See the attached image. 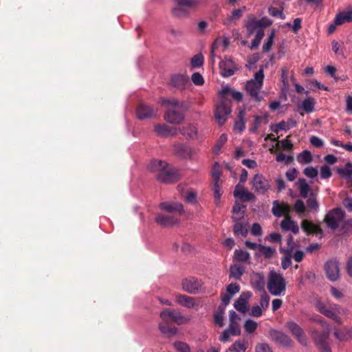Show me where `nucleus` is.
I'll use <instances>...</instances> for the list:
<instances>
[{
    "mask_svg": "<svg viewBox=\"0 0 352 352\" xmlns=\"http://www.w3.org/2000/svg\"><path fill=\"white\" fill-rule=\"evenodd\" d=\"M250 297V292H243L234 302V308L241 313H245L248 310V300Z\"/></svg>",
    "mask_w": 352,
    "mask_h": 352,
    "instance_id": "obj_21",
    "label": "nucleus"
},
{
    "mask_svg": "<svg viewBox=\"0 0 352 352\" xmlns=\"http://www.w3.org/2000/svg\"><path fill=\"white\" fill-rule=\"evenodd\" d=\"M301 227L302 230L307 234H315L320 236L323 234V231L319 225L315 224L307 219L302 220Z\"/></svg>",
    "mask_w": 352,
    "mask_h": 352,
    "instance_id": "obj_20",
    "label": "nucleus"
},
{
    "mask_svg": "<svg viewBox=\"0 0 352 352\" xmlns=\"http://www.w3.org/2000/svg\"><path fill=\"white\" fill-rule=\"evenodd\" d=\"M162 105L169 106L164 113V120L173 124H179L185 119L184 111L186 105L184 102L177 99H163Z\"/></svg>",
    "mask_w": 352,
    "mask_h": 352,
    "instance_id": "obj_3",
    "label": "nucleus"
},
{
    "mask_svg": "<svg viewBox=\"0 0 352 352\" xmlns=\"http://www.w3.org/2000/svg\"><path fill=\"white\" fill-rule=\"evenodd\" d=\"M184 199L186 202L195 204L197 203V194L194 190H190L186 193Z\"/></svg>",
    "mask_w": 352,
    "mask_h": 352,
    "instance_id": "obj_56",
    "label": "nucleus"
},
{
    "mask_svg": "<svg viewBox=\"0 0 352 352\" xmlns=\"http://www.w3.org/2000/svg\"><path fill=\"white\" fill-rule=\"evenodd\" d=\"M292 253L285 252V256L282 258L281 266L284 270L287 269L292 264Z\"/></svg>",
    "mask_w": 352,
    "mask_h": 352,
    "instance_id": "obj_58",
    "label": "nucleus"
},
{
    "mask_svg": "<svg viewBox=\"0 0 352 352\" xmlns=\"http://www.w3.org/2000/svg\"><path fill=\"white\" fill-rule=\"evenodd\" d=\"M213 192L215 203L217 206H219L223 193L221 188V182H213Z\"/></svg>",
    "mask_w": 352,
    "mask_h": 352,
    "instance_id": "obj_44",
    "label": "nucleus"
},
{
    "mask_svg": "<svg viewBox=\"0 0 352 352\" xmlns=\"http://www.w3.org/2000/svg\"><path fill=\"white\" fill-rule=\"evenodd\" d=\"M174 153L176 155L182 158H187L190 155V148L187 146L178 144L174 146Z\"/></svg>",
    "mask_w": 352,
    "mask_h": 352,
    "instance_id": "obj_31",
    "label": "nucleus"
},
{
    "mask_svg": "<svg viewBox=\"0 0 352 352\" xmlns=\"http://www.w3.org/2000/svg\"><path fill=\"white\" fill-rule=\"evenodd\" d=\"M267 288L274 296H284L286 292V281L280 273L271 270L268 274Z\"/></svg>",
    "mask_w": 352,
    "mask_h": 352,
    "instance_id": "obj_4",
    "label": "nucleus"
},
{
    "mask_svg": "<svg viewBox=\"0 0 352 352\" xmlns=\"http://www.w3.org/2000/svg\"><path fill=\"white\" fill-rule=\"evenodd\" d=\"M156 223L163 227H169L177 225L179 223V221L178 219L165 214H158L155 217Z\"/></svg>",
    "mask_w": 352,
    "mask_h": 352,
    "instance_id": "obj_23",
    "label": "nucleus"
},
{
    "mask_svg": "<svg viewBox=\"0 0 352 352\" xmlns=\"http://www.w3.org/2000/svg\"><path fill=\"white\" fill-rule=\"evenodd\" d=\"M245 206L240 204H236L232 208V219L233 221H240L244 217Z\"/></svg>",
    "mask_w": 352,
    "mask_h": 352,
    "instance_id": "obj_29",
    "label": "nucleus"
},
{
    "mask_svg": "<svg viewBox=\"0 0 352 352\" xmlns=\"http://www.w3.org/2000/svg\"><path fill=\"white\" fill-rule=\"evenodd\" d=\"M221 175V165L219 162H214L212 166V177L213 179V182H221L220 177Z\"/></svg>",
    "mask_w": 352,
    "mask_h": 352,
    "instance_id": "obj_47",
    "label": "nucleus"
},
{
    "mask_svg": "<svg viewBox=\"0 0 352 352\" xmlns=\"http://www.w3.org/2000/svg\"><path fill=\"white\" fill-rule=\"evenodd\" d=\"M251 283L254 289L261 292L265 291V276L262 273H254L252 276Z\"/></svg>",
    "mask_w": 352,
    "mask_h": 352,
    "instance_id": "obj_26",
    "label": "nucleus"
},
{
    "mask_svg": "<svg viewBox=\"0 0 352 352\" xmlns=\"http://www.w3.org/2000/svg\"><path fill=\"white\" fill-rule=\"evenodd\" d=\"M318 171L316 168L314 167H307L304 170V174L311 178L314 179L318 175Z\"/></svg>",
    "mask_w": 352,
    "mask_h": 352,
    "instance_id": "obj_62",
    "label": "nucleus"
},
{
    "mask_svg": "<svg viewBox=\"0 0 352 352\" xmlns=\"http://www.w3.org/2000/svg\"><path fill=\"white\" fill-rule=\"evenodd\" d=\"M315 104V100L313 98L309 97L305 98L301 103L300 107L307 113H311L314 111Z\"/></svg>",
    "mask_w": 352,
    "mask_h": 352,
    "instance_id": "obj_41",
    "label": "nucleus"
},
{
    "mask_svg": "<svg viewBox=\"0 0 352 352\" xmlns=\"http://www.w3.org/2000/svg\"><path fill=\"white\" fill-rule=\"evenodd\" d=\"M219 69L221 75L224 78H228L234 75L237 68L232 59L225 57L219 63Z\"/></svg>",
    "mask_w": 352,
    "mask_h": 352,
    "instance_id": "obj_12",
    "label": "nucleus"
},
{
    "mask_svg": "<svg viewBox=\"0 0 352 352\" xmlns=\"http://www.w3.org/2000/svg\"><path fill=\"white\" fill-rule=\"evenodd\" d=\"M238 119L234 122V130L242 132L245 129V111L244 109H241L239 111Z\"/></svg>",
    "mask_w": 352,
    "mask_h": 352,
    "instance_id": "obj_35",
    "label": "nucleus"
},
{
    "mask_svg": "<svg viewBox=\"0 0 352 352\" xmlns=\"http://www.w3.org/2000/svg\"><path fill=\"white\" fill-rule=\"evenodd\" d=\"M264 79V73L263 69H259L254 74V78L248 80L245 88L251 98L256 101L261 102L263 100L260 91L262 89Z\"/></svg>",
    "mask_w": 352,
    "mask_h": 352,
    "instance_id": "obj_5",
    "label": "nucleus"
},
{
    "mask_svg": "<svg viewBox=\"0 0 352 352\" xmlns=\"http://www.w3.org/2000/svg\"><path fill=\"white\" fill-rule=\"evenodd\" d=\"M240 290V286L236 283L229 284L226 287V292L228 294L232 296L238 293Z\"/></svg>",
    "mask_w": 352,
    "mask_h": 352,
    "instance_id": "obj_63",
    "label": "nucleus"
},
{
    "mask_svg": "<svg viewBox=\"0 0 352 352\" xmlns=\"http://www.w3.org/2000/svg\"><path fill=\"white\" fill-rule=\"evenodd\" d=\"M352 21V10H348L338 13L335 18L336 25H342Z\"/></svg>",
    "mask_w": 352,
    "mask_h": 352,
    "instance_id": "obj_30",
    "label": "nucleus"
},
{
    "mask_svg": "<svg viewBox=\"0 0 352 352\" xmlns=\"http://www.w3.org/2000/svg\"><path fill=\"white\" fill-rule=\"evenodd\" d=\"M233 232L236 237L240 236L245 237L248 235V223L240 221H234Z\"/></svg>",
    "mask_w": 352,
    "mask_h": 352,
    "instance_id": "obj_28",
    "label": "nucleus"
},
{
    "mask_svg": "<svg viewBox=\"0 0 352 352\" xmlns=\"http://www.w3.org/2000/svg\"><path fill=\"white\" fill-rule=\"evenodd\" d=\"M327 277L331 281H336L340 278V265L336 260H329L325 263Z\"/></svg>",
    "mask_w": 352,
    "mask_h": 352,
    "instance_id": "obj_11",
    "label": "nucleus"
},
{
    "mask_svg": "<svg viewBox=\"0 0 352 352\" xmlns=\"http://www.w3.org/2000/svg\"><path fill=\"white\" fill-rule=\"evenodd\" d=\"M340 228L341 231L343 232L352 231V219H349L346 221L344 219L340 226Z\"/></svg>",
    "mask_w": 352,
    "mask_h": 352,
    "instance_id": "obj_60",
    "label": "nucleus"
},
{
    "mask_svg": "<svg viewBox=\"0 0 352 352\" xmlns=\"http://www.w3.org/2000/svg\"><path fill=\"white\" fill-rule=\"evenodd\" d=\"M317 309L327 317L333 320L338 323H341V318L338 316L339 307L338 305L332 304L327 307L323 302L318 301L316 303Z\"/></svg>",
    "mask_w": 352,
    "mask_h": 352,
    "instance_id": "obj_10",
    "label": "nucleus"
},
{
    "mask_svg": "<svg viewBox=\"0 0 352 352\" xmlns=\"http://www.w3.org/2000/svg\"><path fill=\"white\" fill-rule=\"evenodd\" d=\"M176 300L180 305L187 308H192L195 305L194 298L186 295H177L176 296Z\"/></svg>",
    "mask_w": 352,
    "mask_h": 352,
    "instance_id": "obj_33",
    "label": "nucleus"
},
{
    "mask_svg": "<svg viewBox=\"0 0 352 352\" xmlns=\"http://www.w3.org/2000/svg\"><path fill=\"white\" fill-rule=\"evenodd\" d=\"M244 272V267L234 265L230 268V276L236 280H239Z\"/></svg>",
    "mask_w": 352,
    "mask_h": 352,
    "instance_id": "obj_42",
    "label": "nucleus"
},
{
    "mask_svg": "<svg viewBox=\"0 0 352 352\" xmlns=\"http://www.w3.org/2000/svg\"><path fill=\"white\" fill-rule=\"evenodd\" d=\"M182 289L188 294H196L199 292L202 283L195 277H190L183 280Z\"/></svg>",
    "mask_w": 352,
    "mask_h": 352,
    "instance_id": "obj_13",
    "label": "nucleus"
},
{
    "mask_svg": "<svg viewBox=\"0 0 352 352\" xmlns=\"http://www.w3.org/2000/svg\"><path fill=\"white\" fill-rule=\"evenodd\" d=\"M297 160L299 163L308 164L312 160L311 153L307 150H305L300 153L297 157Z\"/></svg>",
    "mask_w": 352,
    "mask_h": 352,
    "instance_id": "obj_46",
    "label": "nucleus"
},
{
    "mask_svg": "<svg viewBox=\"0 0 352 352\" xmlns=\"http://www.w3.org/2000/svg\"><path fill=\"white\" fill-rule=\"evenodd\" d=\"M309 142L312 146L316 148H320L324 145L323 140L321 138L315 135H312L310 137Z\"/></svg>",
    "mask_w": 352,
    "mask_h": 352,
    "instance_id": "obj_61",
    "label": "nucleus"
},
{
    "mask_svg": "<svg viewBox=\"0 0 352 352\" xmlns=\"http://www.w3.org/2000/svg\"><path fill=\"white\" fill-rule=\"evenodd\" d=\"M248 34L249 36L253 34L261 28L260 21L253 15H250L248 20L245 23Z\"/></svg>",
    "mask_w": 352,
    "mask_h": 352,
    "instance_id": "obj_27",
    "label": "nucleus"
},
{
    "mask_svg": "<svg viewBox=\"0 0 352 352\" xmlns=\"http://www.w3.org/2000/svg\"><path fill=\"white\" fill-rule=\"evenodd\" d=\"M270 335L272 339L276 342L281 344L284 346H289L291 344L290 338L287 334L280 331L272 330L270 331Z\"/></svg>",
    "mask_w": 352,
    "mask_h": 352,
    "instance_id": "obj_24",
    "label": "nucleus"
},
{
    "mask_svg": "<svg viewBox=\"0 0 352 352\" xmlns=\"http://www.w3.org/2000/svg\"><path fill=\"white\" fill-rule=\"evenodd\" d=\"M187 78L186 76L182 74H175L172 76L170 83L173 87H182L187 82Z\"/></svg>",
    "mask_w": 352,
    "mask_h": 352,
    "instance_id": "obj_39",
    "label": "nucleus"
},
{
    "mask_svg": "<svg viewBox=\"0 0 352 352\" xmlns=\"http://www.w3.org/2000/svg\"><path fill=\"white\" fill-rule=\"evenodd\" d=\"M287 327L294 336L296 337L299 342L305 345L307 344V339L302 329L294 321H289L287 323Z\"/></svg>",
    "mask_w": 352,
    "mask_h": 352,
    "instance_id": "obj_16",
    "label": "nucleus"
},
{
    "mask_svg": "<svg viewBox=\"0 0 352 352\" xmlns=\"http://www.w3.org/2000/svg\"><path fill=\"white\" fill-rule=\"evenodd\" d=\"M280 226L281 229L284 231H289L295 234L299 232L300 228L298 223L289 217H287L283 219Z\"/></svg>",
    "mask_w": 352,
    "mask_h": 352,
    "instance_id": "obj_22",
    "label": "nucleus"
},
{
    "mask_svg": "<svg viewBox=\"0 0 352 352\" xmlns=\"http://www.w3.org/2000/svg\"><path fill=\"white\" fill-rule=\"evenodd\" d=\"M274 36H275V32L273 30V31H272L270 34L268 36L267 40L265 41V43L263 46V52H267L271 50L272 46L274 43Z\"/></svg>",
    "mask_w": 352,
    "mask_h": 352,
    "instance_id": "obj_54",
    "label": "nucleus"
},
{
    "mask_svg": "<svg viewBox=\"0 0 352 352\" xmlns=\"http://www.w3.org/2000/svg\"><path fill=\"white\" fill-rule=\"evenodd\" d=\"M233 257L237 261L245 263L250 260V256L249 252L241 249H237L235 250Z\"/></svg>",
    "mask_w": 352,
    "mask_h": 352,
    "instance_id": "obj_40",
    "label": "nucleus"
},
{
    "mask_svg": "<svg viewBox=\"0 0 352 352\" xmlns=\"http://www.w3.org/2000/svg\"><path fill=\"white\" fill-rule=\"evenodd\" d=\"M173 346L178 352H191L189 345L182 341L175 342Z\"/></svg>",
    "mask_w": 352,
    "mask_h": 352,
    "instance_id": "obj_49",
    "label": "nucleus"
},
{
    "mask_svg": "<svg viewBox=\"0 0 352 352\" xmlns=\"http://www.w3.org/2000/svg\"><path fill=\"white\" fill-rule=\"evenodd\" d=\"M247 10L245 6H243L241 8L234 9L230 15L225 19L223 24L226 25H230L232 24H236V21H239L243 16V12Z\"/></svg>",
    "mask_w": 352,
    "mask_h": 352,
    "instance_id": "obj_25",
    "label": "nucleus"
},
{
    "mask_svg": "<svg viewBox=\"0 0 352 352\" xmlns=\"http://www.w3.org/2000/svg\"><path fill=\"white\" fill-rule=\"evenodd\" d=\"M344 218V210L341 208H336L326 214L324 221L328 228L334 230L341 226Z\"/></svg>",
    "mask_w": 352,
    "mask_h": 352,
    "instance_id": "obj_7",
    "label": "nucleus"
},
{
    "mask_svg": "<svg viewBox=\"0 0 352 352\" xmlns=\"http://www.w3.org/2000/svg\"><path fill=\"white\" fill-rule=\"evenodd\" d=\"M154 131L157 136L161 137L175 136L177 133V130L176 129L170 127L165 124L155 125Z\"/></svg>",
    "mask_w": 352,
    "mask_h": 352,
    "instance_id": "obj_19",
    "label": "nucleus"
},
{
    "mask_svg": "<svg viewBox=\"0 0 352 352\" xmlns=\"http://www.w3.org/2000/svg\"><path fill=\"white\" fill-rule=\"evenodd\" d=\"M197 3V0H175L172 14L178 18L186 16Z\"/></svg>",
    "mask_w": 352,
    "mask_h": 352,
    "instance_id": "obj_8",
    "label": "nucleus"
},
{
    "mask_svg": "<svg viewBox=\"0 0 352 352\" xmlns=\"http://www.w3.org/2000/svg\"><path fill=\"white\" fill-rule=\"evenodd\" d=\"M231 113V104L226 98L222 96L215 106L214 117L219 125H223Z\"/></svg>",
    "mask_w": 352,
    "mask_h": 352,
    "instance_id": "obj_6",
    "label": "nucleus"
},
{
    "mask_svg": "<svg viewBox=\"0 0 352 352\" xmlns=\"http://www.w3.org/2000/svg\"><path fill=\"white\" fill-rule=\"evenodd\" d=\"M307 206L314 212H317L319 209V204L315 196L311 194V196L307 200Z\"/></svg>",
    "mask_w": 352,
    "mask_h": 352,
    "instance_id": "obj_52",
    "label": "nucleus"
},
{
    "mask_svg": "<svg viewBox=\"0 0 352 352\" xmlns=\"http://www.w3.org/2000/svg\"><path fill=\"white\" fill-rule=\"evenodd\" d=\"M247 349V341L236 340L232 346L229 347L231 352H245Z\"/></svg>",
    "mask_w": 352,
    "mask_h": 352,
    "instance_id": "obj_37",
    "label": "nucleus"
},
{
    "mask_svg": "<svg viewBox=\"0 0 352 352\" xmlns=\"http://www.w3.org/2000/svg\"><path fill=\"white\" fill-rule=\"evenodd\" d=\"M157 112V109H154L149 105L140 104L136 110V115L138 119L145 120L154 117Z\"/></svg>",
    "mask_w": 352,
    "mask_h": 352,
    "instance_id": "obj_15",
    "label": "nucleus"
},
{
    "mask_svg": "<svg viewBox=\"0 0 352 352\" xmlns=\"http://www.w3.org/2000/svg\"><path fill=\"white\" fill-rule=\"evenodd\" d=\"M149 168L157 173L156 179L164 184L176 182L181 177L179 170L165 161L153 160L149 164Z\"/></svg>",
    "mask_w": 352,
    "mask_h": 352,
    "instance_id": "obj_1",
    "label": "nucleus"
},
{
    "mask_svg": "<svg viewBox=\"0 0 352 352\" xmlns=\"http://www.w3.org/2000/svg\"><path fill=\"white\" fill-rule=\"evenodd\" d=\"M332 51L338 56L346 58L344 54V47L343 44H340L338 41L333 40L331 42Z\"/></svg>",
    "mask_w": 352,
    "mask_h": 352,
    "instance_id": "obj_45",
    "label": "nucleus"
},
{
    "mask_svg": "<svg viewBox=\"0 0 352 352\" xmlns=\"http://www.w3.org/2000/svg\"><path fill=\"white\" fill-rule=\"evenodd\" d=\"M296 185L298 186L300 195L302 198H307L309 192L311 190V188L309 185L306 182V180L303 178L299 179L298 182L296 183Z\"/></svg>",
    "mask_w": 352,
    "mask_h": 352,
    "instance_id": "obj_34",
    "label": "nucleus"
},
{
    "mask_svg": "<svg viewBox=\"0 0 352 352\" xmlns=\"http://www.w3.org/2000/svg\"><path fill=\"white\" fill-rule=\"evenodd\" d=\"M256 352H272L271 348L267 343H260L255 348Z\"/></svg>",
    "mask_w": 352,
    "mask_h": 352,
    "instance_id": "obj_64",
    "label": "nucleus"
},
{
    "mask_svg": "<svg viewBox=\"0 0 352 352\" xmlns=\"http://www.w3.org/2000/svg\"><path fill=\"white\" fill-rule=\"evenodd\" d=\"M329 337V331H325L322 332L321 334L315 335L314 340L317 345L319 346L324 345L327 344V341Z\"/></svg>",
    "mask_w": 352,
    "mask_h": 352,
    "instance_id": "obj_43",
    "label": "nucleus"
},
{
    "mask_svg": "<svg viewBox=\"0 0 352 352\" xmlns=\"http://www.w3.org/2000/svg\"><path fill=\"white\" fill-rule=\"evenodd\" d=\"M241 333V331L239 322H230L228 327L222 332L219 337V340L222 342H226L231 336H240Z\"/></svg>",
    "mask_w": 352,
    "mask_h": 352,
    "instance_id": "obj_14",
    "label": "nucleus"
},
{
    "mask_svg": "<svg viewBox=\"0 0 352 352\" xmlns=\"http://www.w3.org/2000/svg\"><path fill=\"white\" fill-rule=\"evenodd\" d=\"M295 212L300 216L303 217L302 214L305 212L306 207L302 200H297L294 206Z\"/></svg>",
    "mask_w": 352,
    "mask_h": 352,
    "instance_id": "obj_55",
    "label": "nucleus"
},
{
    "mask_svg": "<svg viewBox=\"0 0 352 352\" xmlns=\"http://www.w3.org/2000/svg\"><path fill=\"white\" fill-rule=\"evenodd\" d=\"M204 56L201 54L195 55L190 61V65L192 68H199L204 64Z\"/></svg>",
    "mask_w": 352,
    "mask_h": 352,
    "instance_id": "obj_48",
    "label": "nucleus"
},
{
    "mask_svg": "<svg viewBox=\"0 0 352 352\" xmlns=\"http://www.w3.org/2000/svg\"><path fill=\"white\" fill-rule=\"evenodd\" d=\"M338 173L340 175H344L347 178H350L352 176V164L351 163H347L344 168L342 169H339Z\"/></svg>",
    "mask_w": 352,
    "mask_h": 352,
    "instance_id": "obj_57",
    "label": "nucleus"
},
{
    "mask_svg": "<svg viewBox=\"0 0 352 352\" xmlns=\"http://www.w3.org/2000/svg\"><path fill=\"white\" fill-rule=\"evenodd\" d=\"M224 312L225 308L219 306L214 314V322L220 327L223 326Z\"/></svg>",
    "mask_w": 352,
    "mask_h": 352,
    "instance_id": "obj_38",
    "label": "nucleus"
},
{
    "mask_svg": "<svg viewBox=\"0 0 352 352\" xmlns=\"http://www.w3.org/2000/svg\"><path fill=\"white\" fill-rule=\"evenodd\" d=\"M161 210L170 213L182 214L184 212V206L177 201H164L160 204Z\"/></svg>",
    "mask_w": 352,
    "mask_h": 352,
    "instance_id": "obj_17",
    "label": "nucleus"
},
{
    "mask_svg": "<svg viewBox=\"0 0 352 352\" xmlns=\"http://www.w3.org/2000/svg\"><path fill=\"white\" fill-rule=\"evenodd\" d=\"M258 323L251 319H248L245 322L244 329L248 333H253L257 328Z\"/></svg>",
    "mask_w": 352,
    "mask_h": 352,
    "instance_id": "obj_50",
    "label": "nucleus"
},
{
    "mask_svg": "<svg viewBox=\"0 0 352 352\" xmlns=\"http://www.w3.org/2000/svg\"><path fill=\"white\" fill-rule=\"evenodd\" d=\"M250 183L258 195H265L272 188L270 181L261 173L254 175Z\"/></svg>",
    "mask_w": 352,
    "mask_h": 352,
    "instance_id": "obj_9",
    "label": "nucleus"
},
{
    "mask_svg": "<svg viewBox=\"0 0 352 352\" xmlns=\"http://www.w3.org/2000/svg\"><path fill=\"white\" fill-rule=\"evenodd\" d=\"M233 195L243 201H254L255 195L248 190H246L243 186L238 184L236 185Z\"/></svg>",
    "mask_w": 352,
    "mask_h": 352,
    "instance_id": "obj_18",
    "label": "nucleus"
},
{
    "mask_svg": "<svg viewBox=\"0 0 352 352\" xmlns=\"http://www.w3.org/2000/svg\"><path fill=\"white\" fill-rule=\"evenodd\" d=\"M272 212L276 217H280L283 216L282 204H280L278 200L273 201Z\"/></svg>",
    "mask_w": 352,
    "mask_h": 352,
    "instance_id": "obj_51",
    "label": "nucleus"
},
{
    "mask_svg": "<svg viewBox=\"0 0 352 352\" xmlns=\"http://www.w3.org/2000/svg\"><path fill=\"white\" fill-rule=\"evenodd\" d=\"M160 318L163 320L159 324L160 331L168 337H171L177 333L178 329L170 327L169 322H173L177 324H182L190 320L189 318L184 316L179 311L175 309H166L160 313Z\"/></svg>",
    "mask_w": 352,
    "mask_h": 352,
    "instance_id": "obj_2",
    "label": "nucleus"
},
{
    "mask_svg": "<svg viewBox=\"0 0 352 352\" xmlns=\"http://www.w3.org/2000/svg\"><path fill=\"white\" fill-rule=\"evenodd\" d=\"M269 302H270V296L266 293V292H263V294L261 296V300H260V307L262 309H267L269 306Z\"/></svg>",
    "mask_w": 352,
    "mask_h": 352,
    "instance_id": "obj_59",
    "label": "nucleus"
},
{
    "mask_svg": "<svg viewBox=\"0 0 352 352\" xmlns=\"http://www.w3.org/2000/svg\"><path fill=\"white\" fill-rule=\"evenodd\" d=\"M268 13L272 16L279 17L282 20H284L285 19V15L283 12V8L279 9L274 7H270L268 8Z\"/></svg>",
    "mask_w": 352,
    "mask_h": 352,
    "instance_id": "obj_53",
    "label": "nucleus"
},
{
    "mask_svg": "<svg viewBox=\"0 0 352 352\" xmlns=\"http://www.w3.org/2000/svg\"><path fill=\"white\" fill-rule=\"evenodd\" d=\"M179 132L186 138L194 139L197 137V131L195 126L192 124H188L186 126H183L179 129Z\"/></svg>",
    "mask_w": 352,
    "mask_h": 352,
    "instance_id": "obj_32",
    "label": "nucleus"
},
{
    "mask_svg": "<svg viewBox=\"0 0 352 352\" xmlns=\"http://www.w3.org/2000/svg\"><path fill=\"white\" fill-rule=\"evenodd\" d=\"M275 253L276 250L274 248L261 245L256 255L258 256L262 255L266 258H271Z\"/></svg>",
    "mask_w": 352,
    "mask_h": 352,
    "instance_id": "obj_36",
    "label": "nucleus"
}]
</instances>
